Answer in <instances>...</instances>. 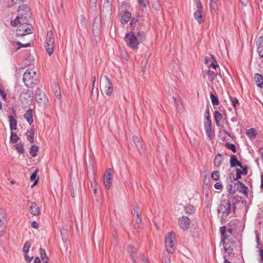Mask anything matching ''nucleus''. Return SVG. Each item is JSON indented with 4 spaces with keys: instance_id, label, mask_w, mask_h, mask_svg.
<instances>
[{
    "instance_id": "obj_1",
    "label": "nucleus",
    "mask_w": 263,
    "mask_h": 263,
    "mask_svg": "<svg viewBox=\"0 0 263 263\" xmlns=\"http://www.w3.org/2000/svg\"><path fill=\"white\" fill-rule=\"evenodd\" d=\"M221 235V242L223 244L224 251L228 253H231L233 251L234 241L230 238V235L226 234V227L220 228Z\"/></svg>"
},
{
    "instance_id": "obj_2",
    "label": "nucleus",
    "mask_w": 263,
    "mask_h": 263,
    "mask_svg": "<svg viewBox=\"0 0 263 263\" xmlns=\"http://www.w3.org/2000/svg\"><path fill=\"white\" fill-rule=\"evenodd\" d=\"M231 205L228 199L221 200L218 208V214L221 220H226L228 215L231 212Z\"/></svg>"
},
{
    "instance_id": "obj_3",
    "label": "nucleus",
    "mask_w": 263,
    "mask_h": 263,
    "mask_svg": "<svg viewBox=\"0 0 263 263\" xmlns=\"http://www.w3.org/2000/svg\"><path fill=\"white\" fill-rule=\"evenodd\" d=\"M23 80L27 87H33L37 81L36 72L33 70H27L23 75Z\"/></svg>"
},
{
    "instance_id": "obj_4",
    "label": "nucleus",
    "mask_w": 263,
    "mask_h": 263,
    "mask_svg": "<svg viewBox=\"0 0 263 263\" xmlns=\"http://www.w3.org/2000/svg\"><path fill=\"white\" fill-rule=\"evenodd\" d=\"M176 243L175 234L173 232H170L166 236L165 239V246L166 250L168 253H173L175 247Z\"/></svg>"
},
{
    "instance_id": "obj_5",
    "label": "nucleus",
    "mask_w": 263,
    "mask_h": 263,
    "mask_svg": "<svg viewBox=\"0 0 263 263\" xmlns=\"http://www.w3.org/2000/svg\"><path fill=\"white\" fill-rule=\"evenodd\" d=\"M126 45L131 49L137 50L139 44L138 39L133 32H129L124 37Z\"/></svg>"
},
{
    "instance_id": "obj_6",
    "label": "nucleus",
    "mask_w": 263,
    "mask_h": 263,
    "mask_svg": "<svg viewBox=\"0 0 263 263\" xmlns=\"http://www.w3.org/2000/svg\"><path fill=\"white\" fill-rule=\"evenodd\" d=\"M101 91L107 96H110L113 91L111 81L107 76H104L101 80Z\"/></svg>"
},
{
    "instance_id": "obj_7",
    "label": "nucleus",
    "mask_w": 263,
    "mask_h": 263,
    "mask_svg": "<svg viewBox=\"0 0 263 263\" xmlns=\"http://www.w3.org/2000/svg\"><path fill=\"white\" fill-rule=\"evenodd\" d=\"M32 26L27 23L21 24L16 30V35L17 36H25L32 33Z\"/></svg>"
},
{
    "instance_id": "obj_8",
    "label": "nucleus",
    "mask_w": 263,
    "mask_h": 263,
    "mask_svg": "<svg viewBox=\"0 0 263 263\" xmlns=\"http://www.w3.org/2000/svg\"><path fill=\"white\" fill-rule=\"evenodd\" d=\"M35 93V99L38 104L41 106H46L48 105V99L44 92L40 89H37Z\"/></svg>"
},
{
    "instance_id": "obj_9",
    "label": "nucleus",
    "mask_w": 263,
    "mask_h": 263,
    "mask_svg": "<svg viewBox=\"0 0 263 263\" xmlns=\"http://www.w3.org/2000/svg\"><path fill=\"white\" fill-rule=\"evenodd\" d=\"M6 223V214L3 209H0V237L4 235L5 232Z\"/></svg>"
},
{
    "instance_id": "obj_10",
    "label": "nucleus",
    "mask_w": 263,
    "mask_h": 263,
    "mask_svg": "<svg viewBox=\"0 0 263 263\" xmlns=\"http://www.w3.org/2000/svg\"><path fill=\"white\" fill-rule=\"evenodd\" d=\"M28 16V13H21L14 21L11 22V25L12 26H16L18 24L27 23V17Z\"/></svg>"
},
{
    "instance_id": "obj_11",
    "label": "nucleus",
    "mask_w": 263,
    "mask_h": 263,
    "mask_svg": "<svg viewBox=\"0 0 263 263\" xmlns=\"http://www.w3.org/2000/svg\"><path fill=\"white\" fill-rule=\"evenodd\" d=\"M33 92L29 90H27L26 92H23L21 93L20 97V101L23 103H24L25 102L27 103H29V102H30L32 100L33 97Z\"/></svg>"
},
{
    "instance_id": "obj_12",
    "label": "nucleus",
    "mask_w": 263,
    "mask_h": 263,
    "mask_svg": "<svg viewBox=\"0 0 263 263\" xmlns=\"http://www.w3.org/2000/svg\"><path fill=\"white\" fill-rule=\"evenodd\" d=\"M179 224L183 231L187 230L191 224L190 219L185 216H183L178 220Z\"/></svg>"
},
{
    "instance_id": "obj_13",
    "label": "nucleus",
    "mask_w": 263,
    "mask_h": 263,
    "mask_svg": "<svg viewBox=\"0 0 263 263\" xmlns=\"http://www.w3.org/2000/svg\"><path fill=\"white\" fill-rule=\"evenodd\" d=\"M112 177V171L110 168H108L106 171L104 176V183L107 189H109L110 187Z\"/></svg>"
},
{
    "instance_id": "obj_14",
    "label": "nucleus",
    "mask_w": 263,
    "mask_h": 263,
    "mask_svg": "<svg viewBox=\"0 0 263 263\" xmlns=\"http://www.w3.org/2000/svg\"><path fill=\"white\" fill-rule=\"evenodd\" d=\"M127 251L133 262L137 263V253L136 249L133 246L130 245L127 247Z\"/></svg>"
},
{
    "instance_id": "obj_15",
    "label": "nucleus",
    "mask_w": 263,
    "mask_h": 263,
    "mask_svg": "<svg viewBox=\"0 0 263 263\" xmlns=\"http://www.w3.org/2000/svg\"><path fill=\"white\" fill-rule=\"evenodd\" d=\"M120 15L121 16V22L124 24L127 23L132 17L130 12L127 11H122Z\"/></svg>"
},
{
    "instance_id": "obj_16",
    "label": "nucleus",
    "mask_w": 263,
    "mask_h": 263,
    "mask_svg": "<svg viewBox=\"0 0 263 263\" xmlns=\"http://www.w3.org/2000/svg\"><path fill=\"white\" fill-rule=\"evenodd\" d=\"M30 212L34 216H37L40 213V209L35 202H31L29 208Z\"/></svg>"
},
{
    "instance_id": "obj_17",
    "label": "nucleus",
    "mask_w": 263,
    "mask_h": 263,
    "mask_svg": "<svg viewBox=\"0 0 263 263\" xmlns=\"http://www.w3.org/2000/svg\"><path fill=\"white\" fill-rule=\"evenodd\" d=\"M257 52L259 56L263 58V37H259L257 41Z\"/></svg>"
},
{
    "instance_id": "obj_18",
    "label": "nucleus",
    "mask_w": 263,
    "mask_h": 263,
    "mask_svg": "<svg viewBox=\"0 0 263 263\" xmlns=\"http://www.w3.org/2000/svg\"><path fill=\"white\" fill-rule=\"evenodd\" d=\"M101 20L100 17H96L92 27V33L93 34H98V30H99Z\"/></svg>"
},
{
    "instance_id": "obj_19",
    "label": "nucleus",
    "mask_w": 263,
    "mask_h": 263,
    "mask_svg": "<svg viewBox=\"0 0 263 263\" xmlns=\"http://www.w3.org/2000/svg\"><path fill=\"white\" fill-rule=\"evenodd\" d=\"M202 73L204 78L208 76L209 80L211 81L214 80L217 76V73L208 69L203 70Z\"/></svg>"
},
{
    "instance_id": "obj_20",
    "label": "nucleus",
    "mask_w": 263,
    "mask_h": 263,
    "mask_svg": "<svg viewBox=\"0 0 263 263\" xmlns=\"http://www.w3.org/2000/svg\"><path fill=\"white\" fill-rule=\"evenodd\" d=\"M254 79L256 85L260 88H263V76L259 73H256Z\"/></svg>"
},
{
    "instance_id": "obj_21",
    "label": "nucleus",
    "mask_w": 263,
    "mask_h": 263,
    "mask_svg": "<svg viewBox=\"0 0 263 263\" xmlns=\"http://www.w3.org/2000/svg\"><path fill=\"white\" fill-rule=\"evenodd\" d=\"M205 129L207 136L212 139L214 137V134L212 131V121H209L208 123H205Z\"/></svg>"
},
{
    "instance_id": "obj_22",
    "label": "nucleus",
    "mask_w": 263,
    "mask_h": 263,
    "mask_svg": "<svg viewBox=\"0 0 263 263\" xmlns=\"http://www.w3.org/2000/svg\"><path fill=\"white\" fill-rule=\"evenodd\" d=\"M24 116L30 125L33 123V110L32 109L28 110Z\"/></svg>"
},
{
    "instance_id": "obj_23",
    "label": "nucleus",
    "mask_w": 263,
    "mask_h": 263,
    "mask_svg": "<svg viewBox=\"0 0 263 263\" xmlns=\"http://www.w3.org/2000/svg\"><path fill=\"white\" fill-rule=\"evenodd\" d=\"M10 123V129L11 130H16L17 126V120L11 115L8 117Z\"/></svg>"
},
{
    "instance_id": "obj_24",
    "label": "nucleus",
    "mask_w": 263,
    "mask_h": 263,
    "mask_svg": "<svg viewBox=\"0 0 263 263\" xmlns=\"http://www.w3.org/2000/svg\"><path fill=\"white\" fill-rule=\"evenodd\" d=\"M230 165L232 167L239 166L242 168L241 164L238 161V159L235 155H232L230 159Z\"/></svg>"
},
{
    "instance_id": "obj_25",
    "label": "nucleus",
    "mask_w": 263,
    "mask_h": 263,
    "mask_svg": "<svg viewBox=\"0 0 263 263\" xmlns=\"http://www.w3.org/2000/svg\"><path fill=\"white\" fill-rule=\"evenodd\" d=\"M77 23L79 27L81 26L85 28L87 26V21L83 15H81L78 17Z\"/></svg>"
},
{
    "instance_id": "obj_26",
    "label": "nucleus",
    "mask_w": 263,
    "mask_h": 263,
    "mask_svg": "<svg viewBox=\"0 0 263 263\" xmlns=\"http://www.w3.org/2000/svg\"><path fill=\"white\" fill-rule=\"evenodd\" d=\"M45 44H54V38L51 31H48L47 33Z\"/></svg>"
},
{
    "instance_id": "obj_27",
    "label": "nucleus",
    "mask_w": 263,
    "mask_h": 263,
    "mask_svg": "<svg viewBox=\"0 0 263 263\" xmlns=\"http://www.w3.org/2000/svg\"><path fill=\"white\" fill-rule=\"evenodd\" d=\"M223 160V156L220 154H218L215 157L214 164L217 167H220Z\"/></svg>"
},
{
    "instance_id": "obj_28",
    "label": "nucleus",
    "mask_w": 263,
    "mask_h": 263,
    "mask_svg": "<svg viewBox=\"0 0 263 263\" xmlns=\"http://www.w3.org/2000/svg\"><path fill=\"white\" fill-rule=\"evenodd\" d=\"M202 11H196L194 13L195 18L199 24L204 22V19L202 17Z\"/></svg>"
},
{
    "instance_id": "obj_29",
    "label": "nucleus",
    "mask_w": 263,
    "mask_h": 263,
    "mask_svg": "<svg viewBox=\"0 0 263 263\" xmlns=\"http://www.w3.org/2000/svg\"><path fill=\"white\" fill-rule=\"evenodd\" d=\"M214 116L216 124L219 126L220 125V122L222 119V115L218 111H215Z\"/></svg>"
},
{
    "instance_id": "obj_30",
    "label": "nucleus",
    "mask_w": 263,
    "mask_h": 263,
    "mask_svg": "<svg viewBox=\"0 0 263 263\" xmlns=\"http://www.w3.org/2000/svg\"><path fill=\"white\" fill-rule=\"evenodd\" d=\"M210 9L211 13H213L216 11L218 8V5L217 4V0H210Z\"/></svg>"
},
{
    "instance_id": "obj_31",
    "label": "nucleus",
    "mask_w": 263,
    "mask_h": 263,
    "mask_svg": "<svg viewBox=\"0 0 263 263\" xmlns=\"http://www.w3.org/2000/svg\"><path fill=\"white\" fill-rule=\"evenodd\" d=\"M105 3L103 5V9H105L106 11L110 13L111 10V4L114 0H104Z\"/></svg>"
},
{
    "instance_id": "obj_32",
    "label": "nucleus",
    "mask_w": 263,
    "mask_h": 263,
    "mask_svg": "<svg viewBox=\"0 0 263 263\" xmlns=\"http://www.w3.org/2000/svg\"><path fill=\"white\" fill-rule=\"evenodd\" d=\"M34 129L33 128H31L30 130H28L27 133V137L28 140L30 141L31 143H33L34 142Z\"/></svg>"
},
{
    "instance_id": "obj_33",
    "label": "nucleus",
    "mask_w": 263,
    "mask_h": 263,
    "mask_svg": "<svg viewBox=\"0 0 263 263\" xmlns=\"http://www.w3.org/2000/svg\"><path fill=\"white\" fill-rule=\"evenodd\" d=\"M45 48L46 52L50 56L53 52L54 48V44H45Z\"/></svg>"
},
{
    "instance_id": "obj_34",
    "label": "nucleus",
    "mask_w": 263,
    "mask_h": 263,
    "mask_svg": "<svg viewBox=\"0 0 263 263\" xmlns=\"http://www.w3.org/2000/svg\"><path fill=\"white\" fill-rule=\"evenodd\" d=\"M247 174V170L246 168H243L242 171L239 169H236V177L234 178L235 180H238L241 178V175H246Z\"/></svg>"
},
{
    "instance_id": "obj_35",
    "label": "nucleus",
    "mask_w": 263,
    "mask_h": 263,
    "mask_svg": "<svg viewBox=\"0 0 263 263\" xmlns=\"http://www.w3.org/2000/svg\"><path fill=\"white\" fill-rule=\"evenodd\" d=\"M39 147L35 145H33L30 148V154L32 157H35L37 155Z\"/></svg>"
},
{
    "instance_id": "obj_36",
    "label": "nucleus",
    "mask_w": 263,
    "mask_h": 263,
    "mask_svg": "<svg viewBox=\"0 0 263 263\" xmlns=\"http://www.w3.org/2000/svg\"><path fill=\"white\" fill-rule=\"evenodd\" d=\"M171 253H164L162 258V263H171Z\"/></svg>"
},
{
    "instance_id": "obj_37",
    "label": "nucleus",
    "mask_w": 263,
    "mask_h": 263,
    "mask_svg": "<svg viewBox=\"0 0 263 263\" xmlns=\"http://www.w3.org/2000/svg\"><path fill=\"white\" fill-rule=\"evenodd\" d=\"M228 192L231 194H234L236 191V187H235V183L231 181V183L228 186Z\"/></svg>"
},
{
    "instance_id": "obj_38",
    "label": "nucleus",
    "mask_w": 263,
    "mask_h": 263,
    "mask_svg": "<svg viewBox=\"0 0 263 263\" xmlns=\"http://www.w3.org/2000/svg\"><path fill=\"white\" fill-rule=\"evenodd\" d=\"M184 210L186 213L192 214L195 212V209L193 205L189 204L184 207Z\"/></svg>"
},
{
    "instance_id": "obj_39",
    "label": "nucleus",
    "mask_w": 263,
    "mask_h": 263,
    "mask_svg": "<svg viewBox=\"0 0 263 263\" xmlns=\"http://www.w3.org/2000/svg\"><path fill=\"white\" fill-rule=\"evenodd\" d=\"M140 153H143L145 150V145L142 141L135 144Z\"/></svg>"
},
{
    "instance_id": "obj_40",
    "label": "nucleus",
    "mask_w": 263,
    "mask_h": 263,
    "mask_svg": "<svg viewBox=\"0 0 263 263\" xmlns=\"http://www.w3.org/2000/svg\"><path fill=\"white\" fill-rule=\"evenodd\" d=\"M29 11V8L26 5H23L19 7L18 12L20 13H28Z\"/></svg>"
},
{
    "instance_id": "obj_41",
    "label": "nucleus",
    "mask_w": 263,
    "mask_h": 263,
    "mask_svg": "<svg viewBox=\"0 0 263 263\" xmlns=\"http://www.w3.org/2000/svg\"><path fill=\"white\" fill-rule=\"evenodd\" d=\"M10 139V141L12 143H14L17 142V141L19 140V137L17 136L15 133L11 132Z\"/></svg>"
},
{
    "instance_id": "obj_42",
    "label": "nucleus",
    "mask_w": 263,
    "mask_h": 263,
    "mask_svg": "<svg viewBox=\"0 0 263 263\" xmlns=\"http://www.w3.org/2000/svg\"><path fill=\"white\" fill-rule=\"evenodd\" d=\"M210 98L211 99L212 103L214 106L218 105L219 104V101L217 97H216L214 94H210Z\"/></svg>"
},
{
    "instance_id": "obj_43",
    "label": "nucleus",
    "mask_w": 263,
    "mask_h": 263,
    "mask_svg": "<svg viewBox=\"0 0 263 263\" xmlns=\"http://www.w3.org/2000/svg\"><path fill=\"white\" fill-rule=\"evenodd\" d=\"M37 171L36 170L35 172H34L32 175H31V177H30V180L31 181H34V183L33 184H36L38 180H39V177L37 176Z\"/></svg>"
},
{
    "instance_id": "obj_44",
    "label": "nucleus",
    "mask_w": 263,
    "mask_h": 263,
    "mask_svg": "<svg viewBox=\"0 0 263 263\" xmlns=\"http://www.w3.org/2000/svg\"><path fill=\"white\" fill-rule=\"evenodd\" d=\"M136 36L138 39L139 43L142 42L145 37V34L143 32H138Z\"/></svg>"
},
{
    "instance_id": "obj_45",
    "label": "nucleus",
    "mask_w": 263,
    "mask_h": 263,
    "mask_svg": "<svg viewBox=\"0 0 263 263\" xmlns=\"http://www.w3.org/2000/svg\"><path fill=\"white\" fill-rule=\"evenodd\" d=\"M30 247L31 243L29 241H26L23 247V252L24 254H27L28 253Z\"/></svg>"
},
{
    "instance_id": "obj_46",
    "label": "nucleus",
    "mask_w": 263,
    "mask_h": 263,
    "mask_svg": "<svg viewBox=\"0 0 263 263\" xmlns=\"http://www.w3.org/2000/svg\"><path fill=\"white\" fill-rule=\"evenodd\" d=\"M247 135L252 138H255L256 137L255 129L254 128L249 129L247 132Z\"/></svg>"
},
{
    "instance_id": "obj_47",
    "label": "nucleus",
    "mask_w": 263,
    "mask_h": 263,
    "mask_svg": "<svg viewBox=\"0 0 263 263\" xmlns=\"http://www.w3.org/2000/svg\"><path fill=\"white\" fill-rule=\"evenodd\" d=\"M211 178L215 181H217L219 179V173L217 171H214L211 174Z\"/></svg>"
},
{
    "instance_id": "obj_48",
    "label": "nucleus",
    "mask_w": 263,
    "mask_h": 263,
    "mask_svg": "<svg viewBox=\"0 0 263 263\" xmlns=\"http://www.w3.org/2000/svg\"><path fill=\"white\" fill-rule=\"evenodd\" d=\"M15 148L17 151L21 154L24 153V149L23 148V145L21 143H18L15 145Z\"/></svg>"
},
{
    "instance_id": "obj_49",
    "label": "nucleus",
    "mask_w": 263,
    "mask_h": 263,
    "mask_svg": "<svg viewBox=\"0 0 263 263\" xmlns=\"http://www.w3.org/2000/svg\"><path fill=\"white\" fill-rule=\"evenodd\" d=\"M153 7L156 10H159L161 8V4L158 0H156L153 2Z\"/></svg>"
},
{
    "instance_id": "obj_50",
    "label": "nucleus",
    "mask_w": 263,
    "mask_h": 263,
    "mask_svg": "<svg viewBox=\"0 0 263 263\" xmlns=\"http://www.w3.org/2000/svg\"><path fill=\"white\" fill-rule=\"evenodd\" d=\"M211 59H212V62L210 64V66H212L214 69H216L218 67V64H217V61L215 60V57L213 55H210Z\"/></svg>"
},
{
    "instance_id": "obj_51",
    "label": "nucleus",
    "mask_w": 263,
    "mask_h": 263,
    "mask_svg": "<svg viewBox=\"0 0 263 263\" xmlns=\"http://www.w3.org/2000/svg\"><path fill=\"white\" fill-rule=\"evenodd\" d=\"M195 3L196 7L198 9L197 11H203V6L200 2V0H195Z\"/></svg>"
},
{
    "instance_id": "obj_52",
    "label": "nucleus",
    "mask_w": 263,
    "mask_h": 263,
    "mask_svg": "<svg viewBox=\"0 0 263 263\" xmlns=\"http://www.w3.org/2000/svg\"><path fill=\"white\" fill-rule=\"evenodd\" d=\"M18 47H17V49H20L22 47H27L30 46V44L29 43H26L24 44L21 43L20 42H16Z\"/></svg>"
},
{
    "instance_id": "obj_53",
    "label": "nucleus",
    "mask_w": 263,
    "mask_h": 263,
    "mask_svg": "<svg viewBox=\"0 0 263 263\" xmlns=\"http://www.w3.org/2000/svg\"><path fill=\"white\" fill-rule=\"evenodd\" d=\"M226 147L231 149L233 153H236V146L234 144L226 143Z\"/></svg>"
},
{
    "instance_id": "obj_54",
    "label": "nucleus",
    "mask_w": 263,
    "mask_h": 263,
    "mask_svg": "<svg viewBox=\"0 0 263 263\" xmlns=\"http://www.w3.org/2000/svg\"><path fill=\"white\" fill-rule=\"evenodd\" d=\"M139 4L142 7H146L149 4L148 0H138Z\"/></svg>"
},
{
    "instance_id": "obj_55",
    "label": "nucleus",
    "mask_w": 263,
    "mask_h": 263,
    "mask_svg": "<svg viewBox=\"0 0 263 263\" xmlns=\"http://www.w3.org/2000/svg\"><path fill=\"white\" fill-rule=\"evenodd\" d=\"M97 0H89V5L92 10H95L97 7Z\"/></svg>"
},
{
    "instance_id": "obj_56",
    "label": "nucleus",
    "mask_w": 263,
    "mask_h": 263,
    "mask_svg": "<svg viewBox=\"0 0 263 263\" xmlns=\"http://www.w3.org/2000/svg\"><path fill=\"white\" fill-rule=\"evenodd\" d=\"M136 216L137 218L136 219V223H137V225L135 224L134 227L135 229H138L139 227L138 224L140 223L141 221V218L140 217V214H137Z\"/></svg>"
},
{
    "instance_id": "obj_57",
    "label": "nucleus",
    "mask_w": 263,
    "mask_h": 263,
    "mask_svg": "<svg viewBox=\"0 0 263 263\" xmlns=\"http://www.w3.org/2000/svg\"><path fill=\"white\" fill-rule=\"evenodd\" d=\"M231 101L233 106L235 108L237 105L239 104L238 100L236 98H231Z\"/></svg>"
},
{
    "instance_id": "obj_58",
    "label": "nucleus",
    "mask_w": 263,
    "mask_h": 263,
    "mask_svg": "<svg viewBox=\"0 0 263 263\" xmlns=\"http://www.w3.org/2000/svg\"><path fill=\"white\" fill-rule=\"evenodd\" d=\"M239 183H240V185L241 186H243V188L241 190V192L242 193H243L244 194H245L246 195H247L248 194V192H247V190H248V188L244 185L243 183H241V182L239 181Z\"/></svg>"
},
{
    "instance_id": "obj_59",
    "label": "nucleus",
    "mask_w": 263,
    "mask_h": 263,
    "mask_svg": "<svg viewBox=\"0 0 263 263\" xmlns=\"http://www.w3.org/2000/svg\"><path fill=\"white\" fill-rule=\"evenodd\" d=\"M138 22V19L133 18L130 21V24L131 26L133 27L136 26V25Z\"/></svg>"
},
{
    "instance_id": "obj_60",
    "label": "nucleus",
    "mask_w": 263,
    "mask_h": 263,
    "mask_svg": "<svg viewBox=\"0 0 263 263\" xmlns=\"http://www.w3.org/2000/svg\"><path fill=\"white\" fill-rule=\"evenodd\" d=\"M24 256L25 260L28 262H30L31 261L32 259L33 258L32 256L31 257H30L27 255V254H24Z\"/></svg>"
},
{
    "instance_id": "obj_61",
    "label": "nucleus",
    "mask_w": 263,
    "mask_h": 263,
    "mask_svg": "<svg viewBox=\"0 0 263 263\" xmlns=\"http://www.w3.org/2000/svg\"><path fill=\"white\" fill-rule=\"evenodd\" d=\"M133 141L135 143V144H137L138 143H139L140 141H141L142 140H141V139L137 136H134L133 137Z\"/></svg>"
},
{
    "instance_id": "obj_62",
    "label": "nucleus",
    "mask_w": 263,
    "mask_h": 263,
    "mask_svg": "<svg viewBox=\"0 0 263 263\" xmlns=\"http://www.w3.org/2000/svg\"><path fill=\"white\" fill-rule=\"evenodd\" d=\"M214 187L216 189L220 190V189H221L222 188V184H221V183H220L219 182H217V183H216L215 184Z\"/></svg>"
},
{
    "instance_id": "obj_63",
    "label": "nucleus",
    "mask_w": 263,
    "mask_h": 263,
    "mask_svg": "<svg viewBox=\"0 0 263 263\" xmlns=\"http://www.w3.org/2000/svg\"><path fill=\"white\" fill-rule=\"evenodd\" d=\"M41 257L42 258H45L46 252L44 249L40 248Z\"/></svg>"
},
{
    "instance_id": "obj_64",
    "label": "nucleus",
    "mask_w": 263,
    "mask_h": 263,
    "mask_svg": "<svg viewBox=\"0 0 263 263\" xmlns=\"http://www.w3.org/2000/svg\"><path fill=\"white\" fill-rule=\"evenodd\" d=\"M260 254V262L261 263H263V250H260L259 251Z\"/></svg>"
}]
</instances>
